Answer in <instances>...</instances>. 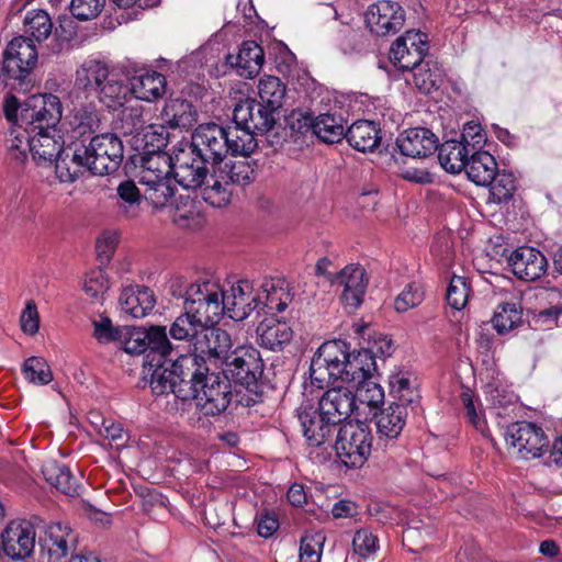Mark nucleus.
<instances>
[{
  "instance_id": "19",
  "label": "nucleus",
  "mask_w": 562,
  "mask_h": 562,
  "mask_svg": "<svg viewBox=\"0 0 562 562\" xmlns=\"http://www.w3.org/2000/svg\"><path fill=\"white\" fill-rule=\"evenodd\" d=\"M502 256L506 258L512 272L520 280L535 281L547 271V258L533 247H518L509 255H507V249L504 248Z\"/></svg>"
},
{
  "instance_id": "60",
  "label": "nucleus",
  "mask_w": 562,
  "mask_h": 562,
  "mask_svg": "<svg viewBox=\"0 0 562 562\" xmlns=\"http://www.w3.org/2000/svg\"><path fill=\"white\" fill-rule=\"evenodd\" d=\"M356 386V402L358 401L361 404H366L368 406H378L383 402L384 392L381 385L373 381L372 378H368L366 380H360V382L355 384Z\"/></svg>"
},
{
  "instance_id": "4",
  "label": "nucleus",
  "mask_w": 562,
  "mask_h": 562,
  "mask_svg": "<svg viewBox=\"0 0 562 562\" xmlns=\"http://www.w3.org/2000/svg\"><path fill=\"white\" fill-rule=\"evenodd\" d=\"M196 369L199 372L196 371L194 379H190V398L195 401L205 415L223 413L233 398L231 381L222 371L210 372V367L205 366V360L200 356Z\"/></svg>"
},
{
  "instance_id": "36",
  "label": "nucleus",
  "mask_w": 562,
  "mask_h": 562,
  "mask_svg": "<svg viewBox=\"0 0 562 562\" xmlns=\"http://www.w3.org/2000/svg\"><path fill=\"white\" fill-rule=\"evenodd\" d=\"M303 126L312 128L313 133L325 143H338L346 136L344 120L341 116L324 113L315 119L310 115H302Z\"/></svg>"
},
{
  "instance_id": "30",
  "label": "nucleus",
  "mask_w": 562,
  "mask_h": 562,
  "mask_svg": "<svg viewBox=\"0 0 562 562\" xmlns=\"http://www.w3.org/2000/svg\"><path fill=\"white\" fill-rule=\"evenodd\" d=\"M53 166L60 182L72 183L88 171L87 157L81 146H67L61 149Z\"/></svg>"
},
{
  "instance_id": "55",
  "label": "nucleus",
  "mask_w": 562,
  "mask_h": 562,
  "mask_svg": "<svg viewBox=\"0 0 562 562\" xmlns=\"http://www.w3.org/2000/svg\"><path fill=\"white\" fill-rule=\"evenodd\" d=\"M24 379L36 385L48 384L53 380V372L42 357H30L22 366Z\"/></svg>"
},
{
  "instance_id": "7",
  "label": "nucleus",
  "mask_w": 562,
  "mask_h": 562,
  "mask_svg": "<svg viewBox=\"0 0 562 562\" xmlns=\"http://www.w3.org/2000/svg\"><path fill=\"white\" fill-rule=\"evenodd\" d=\"M372 440L373 436L369 424L349 420L340 425L338 429L335 441L337 457L347 468H361L371 453Z\"/></svg>"
},
{
  "instance_id": "16",
  "label": "nucleus",
  "mask_w": 562,
  "mask_h": 562,
  "mask_svg": "<svg viewBox=\"0 0 562 562\" xmlns=\"http://www.w3.org/2000/svg\"><path fill=\"white\" fill-rule=\"evenodd\" d=\"M194 352L202 357L206 362L220 367L223 362L231 359L233 350V341L229 334L213 324H207L200 335L196 342H194Z\"/></svg>"
},
{
  "instance_id": "1",
  "label": "nucleus",
  "mask_w": 562,
  "mask_h": 562,
  "mask_svg": "<svg viewBox=\"0 0 562 562\" xmlns=\"http://www.w3.org/2000/svg\"><path fill=\"white\" fill-rule=\"evenodd\" d=\"M376 364L372 351L360 349L350 351L344 340H328L314 353L310 366V383L316 389H325L336 381L358 383L372 378Z\"/></svg>"
},
{
  "instance_id": "14",
  "label": "nucleus",
  "mask_w": 562,
  "mask_h": 562,
  "mask_svg": "<svg viewBox=\"0 0 562 562\" xmlns=\"http://www.w3.org/2000/svg\"><path fill=\"white\" fill-rule=\"evenodd\" d=\"M429 49L427 35L415 30L406 31L391 46L390 60L402 71H411L424 61Z\"/></svg>"
},
{
  "instance_id": "10",
  "label": "nucleus",
  "mask_w": 562,
  "mask_h": 562,
  "mask_svg": "<svg viewBox=\"0 0 562 562\" xmlns=\"http://www.w3.org/2000/svg\"><path fill=\"white\" fill-rule=\"evenodd\" d=\"M42 522L37 516L32 520H11L0 536L3 552L12 560L29 558L35 548L36 528Z\"/></svg>"
},
{
  "instance_id": "41",
  "label": "nucleus",
  "mask_w": 562,
  "mask_h": 562,
  "mask_svg": "<svg viewBox=\"0 0 562 562\" xmlns=\"http://www.w3.org/2000/svg\"><path fill=\"white\" fill-rule=\"evenodd\" d=\"M438 160L441 167L450 173H459L467 168L471 150L468 146L456 139L446 140L438 146Z\"/></svg>"
},
{
  "instance_id": "33",
  "label": "nucleus",
  "mask_w": 562,
  "mask_h": 562,
  "mask_svg": "<svg viewBox=\"0 0 562 562\" xmlns=\"http://www.w3.org/2000/svg\"><path fill=\"white\" fill-rule=\"evenodd\" d=\"M131 93L138 100L151 102L166 91V78L157 71L139 70L128 78Z\"/></svg>"
},
{
  "instance_id": "49",
  "label": "nucleus",
  "mask_w": 562,
  "mask_h": 562,
  "mask_svg": "<svg viewBox=\"0 0 562 562\" xmlns=\"http://www.w3.org/2000/svg\"><path fill=\"white\" fill-rule=\"evenodd\" d=\"M148 335V349L144 358L146 360L167 361L172 351V345L168 339L165 326H150L146 329Z\"/></svg>"
},
{
  "instance_id": "20",
  "label": "nucleus",
  "mask_w": 562,
  "mask_h": 562,
  "mask_svg": "<svg viewBox=\"0 0 562 562\" xmlns=\"http://www.w3.org/2000/svg\"><path fill=\"white\" fill-rule=\"evenodd\" d=\"M297 417L308 446L318 448L330 443L337 425L327 419L319 407L302 405L297 408Z\"/></svg>"
},
{
  "instance_id": "61",
  "label": "nucleus",
  "mask_w": 562,
  "mask_h": 562,
  "mask_svg": "<svg viewBox=\"0 0 562 562\" xmlns=\"http://www.w3.org/2000/svg\"><path fill=\"white\" fill-rule=\"evenodd\" d=\"M109 289L110 280L102 269H95L86 274L83 291L92 300L101 302Z\"/></svg>"
},
{
  "instance_id": "43",
  "label": "nucleus",
  "mask_w": 562,
  "mask_h": 562,
  "mask_svg": "<svg viewBox=\"0 0 562 562\" xmlns=\"http://www.w3.org/2000/svg\"><path fill=\"white\" fill-rule=\"evenodd\" d=\"M161 121L170 128H188L195 121L193 106L187 100L170 99L161 111Z\"/></svg>"
},
{
  "instance_id": "24",
  "label": "nucleus",
  "mask_w": 562,
  "mask_h": 562,
  "mask_svg": "<svg viewBox=\"0 0 562 562\" xmlns=\"http://www.w3.org/2000/svg\"><path fill=\"white\" fill-rule=\"evenodd\" d=\"M396 146L404 156L426 158L437 150L438 137L425 127L408 128L397 136Z\"/></svg>"
},
{
  "instance_id": "44",
  "label": "nucleus",
  "mask_w": 562,
  "mask_h": 562,
  "mask_svg": "<svg viewBox=\"0 0 562 562\" xmlns=\"http://www.w3.org/2000/svg\"><path fill=\"white\" fill-rule=\"evenodd\" d=\"M12 122L13 124L5 138L7 151L12 159L23 162L31 154L33 132L27 126H23V123L18 120H12Z\"/></svg>"
},
{
  "instance_id": "27",
  "label": "nucleus",
  "mask_w": 562,
  "mask_h": 562,
  "mask_svg": "<svg viewBox=\"0 0 562 562\" xmlns=\"http://www.w3.org/2000/svg\"><path fill=\"white\" fill-rule=\"evenodd\" d=\"M201 157L193 158L182 154L178 156L175 162L170 164V171L173 172L175 180L184 189H196L204 184L207 178V169Z\"/></svg>"
},
{
  "instance_id": "37",
  "label": "nucleus",
  "mask_w": 562,
  "mask_h": 562,
  "mask_svg": "<svg viewBox=\"0 0 562 562\" xmlns=\"http://www.w3.org/2000/svg\"><path fill=\"white\" fill-rule=\"evenodd\" d=\"M348 144L358 151H372L380 144V130L372 121L360 120L346 131Z\"/></svg>"
},
{
  "instance_id": "47",
  "label": "nucleus",
  "mask_w": 562,
  "mask_h": 562,
  "mask_svg": "<svg viewBox=\"0 0 562 562\" xmlns=\"http://www.w3.org/2000/svg\"><path fill=\"white\" fill-rule=\"evenodd\" d=\"M117 211L126 218H136L140 213L143 193L132 180L122 181L116 188Z\"/></svg>"
},
{
  "instance_id": "22",
  "label": "nucleus",
  "mask_w": 562,
  "mask_h": 562,
  "mask_svg": "<svg viewBox=\"0 0 562 562\" xmlns=\"http://www.w3.org/2000/svg\"><path fill=\"white\" fill-rule=\"evenodd\" d=\"M233 121L252 132L265 133L276 124V113L254 99H245L235 105Z\"/></svg>"
},
{
  "instance_id": "40",
  "label": "nucleus",
  "mask_w": 562,
  "mask_h": 562,
  "mask_svg": "<svg viewBox=\"0 0 562 562\" xmlns=\"http://www.w3.org/2000/svg\"><path fill=\"white\" fill-rule=\"evenodd\" d=\"M66 121L69 126L67 133L70 134L72 139L90 136L100 123L99 114L92 105L75 108L66 117Z\"/></svg>"
},
{
  "instance_id": "57",
  "label": "nucleus",
  "mask_w": 562,
  "mask_h": 562,
  "mask_svg": "<svg viewBox=\"0 0 562 562\" xmlns=\"http://www.w3.org/2000/svg\"><path fill=\"white\" fill-rule=\"evenodd\" d=\"M461 401L469 422L483 436L488 434L485 417L482 411V404L471 390H465L461 394Z\"/></svg>"
},
{
  "instance_id": "64",
  "label": "nucleus",
  "mask_w": 562,
  "mask_h": 562,
  "mask_svg": "<svg viewBox=\"0 0 562 562\" xmlns=\"http://www.w3.org/2000/svg\"><path fill=\"white\" fill-rule=\"evenodd\" d=\"M424 300V292L418 284L411 283L395 297L394 308L398 313H405L418 306Z\"/></svg>"
},
{
  "instance_id": "15",
  "label": "nucleus",
  "mask_w": 562,
  "mask_h": 562,
  "mask_svg": "<svg viewBox=\"0 0 562 562\" xmlns=\"http://www.w3.org/2000/svg\"><path fill=\"white\" fill-rule=\"evenodd\" d=\"M192 148L206 162L220 164L228 154L225 127L215 123L199 125L192 134Z\"/></svg>"
},
{
  "instance_id": "63",
  "label": "nucleus",
  "mask_w": 562,
  "mask_h": 562,
  "mask_svg": "<svg viewBox=\"0 0 562 562\" xmlns=\"http://www.w3.org/2000/svg\"><path fill=\"white\" fill-rule=\"evenodd\" d=\"M469 283L464 277L453 276L447 289L446 300L449 306L461 311L468 302Z\"/></svg>"
},
{
  "instance_id": "45",
  "label": "nucleus",
  "mask_w": 562,
  "mask_h": 562,
  "mask_svg": "<svg viewBox=\"0 0 562 562\" xmlns=\"http://www.w3.org/2000/svg\"><path fill=\"white\" fill-rule=\"evenodd\" d=\"M46 482L67 495L78 494L79 484L68 467L56 461H48L42 467Z\"/></svg>"
},
{
  "instance_id": "50",
  "label": "nucleus",
  "mask_w": 562,
  "mask_h": 562,
  "mask_svg": "<svg viewBox=\"0 0 562 562\" xmlns=\"http://www.w3.org/2000/svg\"><path fill=\"white\" fill-rule=\"evenodd\" d=\"M413 82L423 93H429L439 87L442 79V70L434 60H424L413 70Z\"/></svg>"
},
{
  "instance_id": "28",
  "label": "nucleus",
  "mask_w": 562,
  "mask_h": 562,
  "mask_svg": "<svg viewBox=\"0 0 562 562\" xmlns=\"http://www.w3.org/2000/svg\"><path fill=\"white\" fill-rule=\"evenodd\" d=\"M265 61L263 49L254 41L241 44L237 55H227L226 64L235 69L239 77L249 79L255 77Z\"/></svg>"
},
{
  "instance_id": "34",
  "label": "nucleus",
  "mask_w": 562,
  "mask_h": 562,
  "mask_svg": "<svg viewBox=\"0 0 562 562\" xmlns=\"http://www.w3.org/2000/svg\"><path fill=\"white\" fill-rule=\"evenodd\" d=\"M217 321H207L204 315L184 308L170 326V336L176 340H187L193 347L207 324H215Z\"/></svg>"
},
{
  "instance_id": "51",
  "label": "nucleus",
  "mask_w": 562,
  "mask_h": 562,
  "mask_svg": "<svg viewBox=\"0 0 562 562\" xmlns=\"http://www.w3.org/2000/svg\"><path fill=\"white\" fill-rule=\"evenodd\" d=\"M202 189L203 200L213 207H222L229 203L232 192L229 184L214 170V173L206 178Z\"/></svg>"
},
{
  "instance_id": "31",
  "label": "nucleus",
  "mask_w": 562,
  "mask_h": 562,
  "mask_svg": "<svg viewBox=\"0 0 562 562\" xmlns=\"http://www.w3.org/2000/svg\"><path fill=\"white\" fill-rule=\"evenodd\" d=\"M257 342L272 351L282 350L292 337L293 330L290 325L274 316L266 317L257 327Z\"/></svg>"
},
{
  "instance_id": "32",
  "label": "nucleus",
  "mask_w": 562,
  "mask_h": 562,
  "mask_svg": "<svg viewBox=\"0 0 562 562\" xmlns=\"http://www.w3.org/2000/svg\"><path fill=\"white\" fill-rule=\"evenodd\" d=\"M155 304L153 291L145 285L126 286L120 295L122 312L133 318L145 317L155 307Z\"/></svg>"
},
{
  "instance_id": "46",
  "label": "nucleus",
  "mask_w": 562,
  "mask_h": 562,
  "mask_svg": "<svg viewBox=\"0 0 562 562\" xmlns=\"http://www.w3.org/2000/svg\"><path fill=\"white\" fill-rule=\"evenodd\" d=\"M259 103L277 113L283 104L286 88L276 76H263L258 82Z\"/></svg>"
},
{
  "instance_id": "23",
  "label": "nucleus",
  "mask_w": 562,
  "mask_h": 562,
  "mask_svg": "<svg viewBox=\"0 0 562 562\" xmlns=\"http://www.w3.org/2000/svg\"><path fill=\"white\" fill-rule=\"evenodd\" d=\"M334 283L341 288L340 299L346 307L353 311L362 304L368 278L360 265L346 266L337 274Z\"/></svg>"
},
{
  "instance_id": "48",
  "label": "nucleus",
  "mask_w": 562,
  "mask_h": 562,
  "mask_svg": "<svg viewBox=\"0 0 562 562\" xmlns=\"http://www.w3.org/2000/svg\"><path fill=\"white\" fill-rule=\"evenodd\" d=\"M227 135V149L234 156L247 157L255 151L258 144L256 140V133L238 126L234 123L233 126L225 128Z\"/></svg>"
},
{
  "instance_id": "6",
  "label": "nucleus",
  "mask_w": 562,
  "mask_h": 562,
  "mask_svg": "<svg viewBox=\"0 0 562 562\" xmlns=\"http://www.w3.org/2000/svg\"><path fill=\"white\" fill-rule=\"evenodd\" d=\"M223 286L215 279H199L188 283L176 278L170 283V293L184 300V308L204 315L207 321H220L223 316L221 303Z\"/></svg>"
},
{
  "instance_id": "35",
  "label": "nucleus",
  "mask_w": 562,
  "mask_h": 562,
  "mask_svg": "<svg viewBox=\"0 0 562 562\" xmlns=\"http://www.w3.org/2000/svg\"><path fill=\"white\" fill-rule=\"evenodd\" d=\"M407 409L403 404H390L375 414V426L379 439H396L406 424Z\"/></svg>"
},
{
  "instance_id": "2",
  "label": "nucleus",
  "mask_w": 562,
  "mask_h": 562,
  "mask_svg": "<svg viewBox=\"0 0 562 562\" xmlns=\"http://www.w3.org/2000/svg\"><path fill=\"white\" fill-rule=\"evenodd\" d=\"M198 366L196 355H181L176 360L144 361L143 378L149 382L155 395H164L169 392L176 397L187 401L190 398V379H194Z\"/></svg>"
},
{
  "instance_id": "58",
  "label": "nucleus",
  "mask_w": 562,
  "mask_h": 562,
  "mask_svg": "<svg viewBox=\"0 0 562 562\" xmlns=\"http://www.w3.org/2000/svg\"><path fill=\"white\" fill-rule=\"evenodd\" d=\"M389 383L391 393L398 401L396 404H403L406 407L407 404L413 403L418 397L417 391L412 386L406 372L392 373Z\"/></svg>"
},
{
  "instance_id": "62",
  "label": "nucleus",
  "mask_w": 562,
  "mask_h": 562,
  "mask_svg": "<svg viewBox=\"0 0 562 562\" xmlns=\"http://www.w3.org/2000/svg\"><path fill=\"white\" fill-rule=\"evenodd\" d=\"M325 539L322 532L305 535L301 539L300 562H321Z\"/></svg>"
},
{
  "instance_id": "42",
  "label": "nucleus",
  "mask_w": 562,
  "mask_h": 562,
  "mask_svg": "<svg viewBox=\"0 0 562 562\" xmlns=\"http://www.w3.org/2000/svg\"><path fill=\"white\" fill-rule=\"evenodd\" d=\"M257 292L261 295V302L257 308L258 314L263 312L266 315L273 316L274 313L283 312L292 301L288 289L277 285L273 281L263 282Z\"/></svg>"
},
{
  "instance_id": "29",
  "label": "nucleus",
  "mask_w": 562,
  "mask_h": 562,
  "mask_svg": "<svg viewBox=\"0 0 562 562\" xmlns=\"http://www.w3.org/2000/svg\"><path fill=\"white\" fill-rule=\"evenodd\" d=\"M65 142L59 130L55 132L36 131L31 138V155L33 160L43 167H52Z\"/></svg>"
},
{
  "instance_id": "21",
  "label": "nucleus",
  "mask_w": 562,
  "mask_h": 562,
  "mask_svg": "<svg viewBox=\"0 0 562 562\" xmlns=\"http://www.w3.org/2000/svg\"><path fill=\"white\" fill-rule=\"evenodd\" d=\"M536 296V292L531 290L514 292L509 300L502 302L494 312L491 321L494 329L503 335L519 326L522 321V311L526 310L529 313L527 303Z\"/></svg>"
},
{
  "instance_id": "12",
  "label": "nucleus",
  "mask_w": 562,
  "mask_h": 562,
  "mask_svg": "<svg viewBox=\"0 0 562 562\" xmlns=\"http://www.w3.org/2000/svg\"><path fill=\"white\" fill-rule=\"evenodd\" d=\"M223 374L235 384L249 387L256 384L262 373V362L259 352L254 348H236L231 359L221 366Z\"/></svg>"
},
{
  "instance_id": "25",
  "label": "nucleus",
  "mask_w": 562,
  "mask_h": 562,
  "mask_svg": "<svg viewBox=\"0 0 562 562\" xmlns=\"http://www.w3.org/2000/svg\"><path fill=\"white\" fill-rule=\"evenodd\" d=\"M318 407L327 419L337 426L347 419L357 407L352 390L344 386L327 390L318 402Z\"/></svg>"
},
{
  "instance_id": "56",
  "label": "nucleus",
  "mask_w": 562,
  "mask_h": 562,
  "mask_svg": "<svg viewBox=\"0 0 562 562\" xmlns=\"http://www.w3.org/2000/svg\"><path fill=\"white\" fill-rule=\"evenodd\" d=\"M148 335L145 328L124 326L119 344L123 350L131 355H140L147 352Z\"/></svg>"
},
{
  "instance_id": "18",
  "label": "nucleus",
  "mask_w": 562,
  "mask_h": 562,
  "mask_svg": "<svg viewBox=\"0 0 562 562\" xmlns=\"http://www.w3.org/2000/svg\"><path fill=\"white\" fill-rule=\"evenodd\" d=\"M405 11L400 3L380 0L372 3L366 12V23L370 31L379 36L397 33L404 25Z\"/></svg>"
},
{
  "instance_id": "38",
  "label": "nucleus",
  "mask_w": 562,
  "mask_h": 562,
  "mask_svg": "<svg viewBox=\"0 0 562 562\" xmlns=\"http://www.w3.org/2000/svg\"><path fill=\"white\" fill-rule=\"evenodd\" d=\"M498 171L495 158L485 150H473L469 158L465 173L476 186L487 187Z\"/></svg>"
},
{
  "instance_id": "59",
  "label": "nucleus",
  "mask_w": 562,
  "mask_h": 562,
  "mask_svg": "<svg viewBox=\"0 0 562 562\" xmlns=\"http://www.w3.org/2000/svg\"><path fill=\"white\" fill-rule=\"evenodd\" d=\"M352 547L356 554L363 559H370L379 551L380 540L371 529L362 528L356 531Z\"/></svg>"
},
{
  "instance_id": "17",
  "label": "nucleus",
  "mask_w": 562,
  "mask_h": 562,
  "mask_svg": "<svg viewBox=\"0 0 562 562\" xmlns=\"http://www.w3.org/2000/svg\"><path fill=\"white\" fill-rule=\"evenodd\" d=\"M38 528H42L38 543L42 551L46 552L48 562H64L76 542L71 528L58 521H43Z\"/></svg>"
},
{
  "instance_id": "26",
  "label": "nucleus",
  "mask_w": 562,
  "mask_h": 562,
  "mask_svg": "<svg viewBox=\"0 0 562 562\" xmlns=\"http://www.w3.org/2000/svg\"><path fill=\"white\" fill-rule=\"evenodd\" d=\"M110 71V66L105 60L88 57L76 70L75 88L87 98L95 95Z\"/></svg>"
},
{
  "instance_id": "3",
  "label": "nucleus",
  "mask_w": 562,
  "mask_h": 562,
  "mask_svg": "<svg viewBox=\"0 0 562 562\" xmlns=\"http://www.w3.org/2000/svg\"><path fill=\"white\" fill-rule=\"evenodd\" d=\"M5 116L9 121L18 120L27 126L31 132L50 131L58 128L63 116L61 102L57 95L50 93L33 94L22 104H18L15 97L5 99Z\"/></svg>"
},
{
  "instance_id": "13",
  "label": "nucleus",
  "mask_w": 562,
  "mask_h": 562,
  "mask_svg": "<svg viewBox=\"0 0 562 562\" xmlns=\"http://www.w3.org/2000/svg\"><path fill=\"white\" fill-rule=\"evenodd\" d=\"M260 302L261 295L254 289L252 283L248 280H239L228 290H222L220 304L223 306V315L239 322L256 311Z\"/></svg>"
},
{
  "instance_id": "11",
  "label": "nucleus",
  "mask_w": 562,
  "mask_h": 562,
  "mask_svg": "<svg viewBox=\"0 0 562 562\" xmlns=\"http://www.w3.org/2000/svg\"><path fill=\"white\" fill-rule=\"evenodd\" d=\"M505 439L514 453L525 460L541 457L543 448L548 446V438L543 429L528 422H519L508 426Z\"/></svg>"
},
{
  "instance_id": "5",
  "label": "nucleus",
  "mask_w": 562,
  "mask_h": 562,
  "mask_svg": "<svg viewBox=\"0 0 562 562\" xmlns=\"http://www.w3.org/2000/svg\"><path fill=\"white\" fill-rule=\"evenodd\" d=\"M171 159L164 153L144 155L137 171L138 183L143 187V196L155 209L172 203L175 186L168 177Z\"/></svg>"
},
{
  "instance_id": "8",
  "label": "nucleus",
  "mask_w": 562,
  "mask_h": 562,
  "mask_svg": "<svg viewBox=\"0 0 562 562\" xmlns=\"http://www.w3.org/2000/svg\"><path fill=\"white\" fill-rule=\"evenodd\" d=\"M87 157L88 171L93 176H105L117 170L123 160L122 140L114 134L93 136L88 145H80Z\"/></svg>"
},
{
  "instance_id": "39",
  "label": "nucleus",
  "mask_w": 562,
  "mask_h": 562,
  "mask_svg": "<svg viewBox=\"0 0 562 562\" xmlns=\"http://www.w3.org/2000/svg\"><path fill=\"white\" fill-rule=\"evenodd\" d=\"M131 95L130 83H125V80L112 70L95 93L100 102L111 110L122 108Z\"/></svg>"
},
{
  "instance_id": "52",
  "label": "nucleus",
  "mask_w": 562,
  "mask_h": 562,
  "mask_svg": "<svg viewBox=\"0 0 562 562\" xmlns=\"http://www.w3.org/2000/svg\"><path fill=\"white\" fill-rule=\"evenodd\" d=\"M23 23L25 33L37 42L47 40L54 27L49 14L40 9L27 11Z\"/></svg>"
},
{
  "instance_id": "53",
  "label": "nucleus",
  "mask_w": 562,
  "mask_h": 562,
  "mask_svg": "<svg viewBox=\"0 0 562 562\" xmlns=\"http://www.w3.org/2000/svg\"><path fill=\"white\" fill-rule=\"evenodd\" d=\"M216 171L228 184L246 186L255 179V169L247 160L226 162Z\"/></svg>"
},
{
  "instance_id": "9",
  "label": "nucleus",
  "mask_w": 562,
  "mask_h": 562,
  "mask_svg": "<svg viewBox=\"0 0 562 562\" xmlns=\"http://www.w3.org/2000/svg\"><path fill=\"white\" fill-rule=\"evenodd\" d=\"M37 61V50L31 38L14 37L3 53L0 81L14 87L15 81H22Z\"/></svg>"
},
{
  "instance_id": "54",
  "label": "nucleus",
  "mask_w": 562,
  "mask_h": 562,
  "mask_svg": "<svg viewBox=\"0 0 562 562\" xmlns=\"http://www.w3.org/2000/svg\"><path fill=\"white\" fill-rule=\"evenodd\" d=\"M490 186V202L501 204L508 202L516 191V180L512 172L497 171Z\"/></svg>"
}]
</instances>
